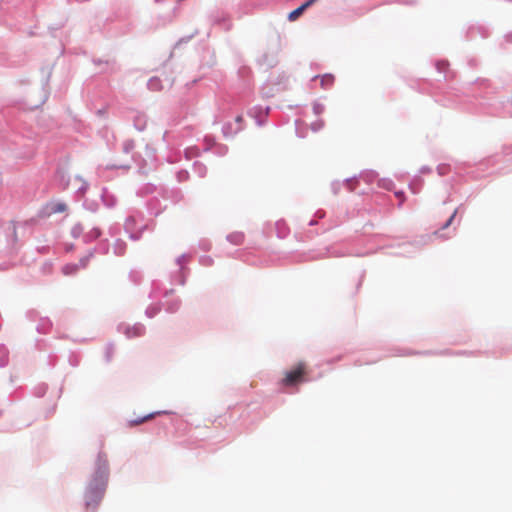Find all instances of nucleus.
<instances>
[{
    "instance_id": "15",
    "label": "nucleus",
    "mask_w": 512,
    "mask_h": 512,
    "mask_svg": "<svg viewBox=\"0 0 512 512\" xmlns=\"http://www.w3.org/2000/svg\"><path fill=\"white\" fill-rule=\"evenodd\" d=\"M236 120H237L238 122H240V121L242 120V117H241V116H238V117L236 118Z\"/></svg>"
},
{
    "instance_id": "14",
    "label": "nucleus",
    "mask_w": 512,
    "mask_h": 512,
    "mask_svg": "<svg viewBox=\"0 0 512 512\" xmlns=\"http://www.w3.org/2000/svg\"><path fill=\"white\" fill-rule=\"evenodd\" d=\"M396 196L399 197V198H402L403 197V192H397Z\"/></svg>"
},
{
    "instance_id": "12",
    "label": "nucleus",
    "mask_w": 512,
    "mask_h": 512,
    "mask_svg": "<svg viewBox=\"0 0 512 512\" xmlns=\"http://www.w3.org/2000/svg\"><path fill=\"white\" fill-rule=\"evenodd\" d=\"M71 270H72V267H70V266H66V267L64 268V272H65L66 274L70 273V272H71Z\"/></svg>"
},
{
    "instance_id": "1",
    "label": "nucleus",
    "mask_w": 512,
    "mask_h": 512,
    "mask_svg": "<svg viewBox=\"0 0 512 512\" xmlns=\"http://www.w3.org/2000/svg\"><path fill=\"white\" fill-rule=\"evenodd\" d=\"M108 478V462L105 456L99 455L97 468L93 479L90 481L85 493L87 508H95L103 497Z\"/></svg>"
},
{
    "instance_id": "11",
    "label": "nucleus",
    "mask_w": 512,
    "mask_h": 512,
    "mask_svg": "<svg viewBox=\"0 0 512 512\" xmlns=\"http://www.w3.org/2000/svg\"><path fill=\"white\" fill-rule=\"evenodd\" d=\"M66 210V205L65 204H58L56 209H55V212H64Z\"/></svg>"
},
{
    "instance_id": "4",
    "label": "nucleus",
    "mask_w": 512,
    "mask_h": 512,
    "mask_svg": "<svg viewBox=\"0 0 512 512\" xmlns=\"http://www.w3.org/2000/svg\"><path fill=\"white\" fill-rule=\"evenodd\" d=\"M161 414V412H155V413H150V414H147L143 417H138L136 419H132V420H129L128 421V426L129 427H134V426H137V425H140L144 422H147L151 419H153L156 415H159Z\"/></svg>"
},
{
    "instance_id": "7",
    "label": "nucleus",
    "mask_w": 512,
    "mask_h": 512,
    "mask_svg": "<svg viewBox=\"0 0 512 512\" xmlns=\"http://www.w3.org/2000/svg\"><path fill=\"white\" fill-rule=\"evenodd\" d=\"M323 127H324V121L323 120H318L315 123L311 124V128H312L313 131H319Z\"/></svg>"
},
{
    "instance_id": "2",
    "label": "nucleus",
    "mask_w": 512,
    "mask_h": 512,
    "mask_svg": "<svg viewBox=\"0 0 512 512\" xmlns=\"http://www.w3.org/2000/svg\"><path fill=\"white\" fill-rule=\"evenodd\" d=\"M308 375V366L305 362H298L291 369L284 373L281 384L284 387H296L306 381Z\"/></svg>"
},
{
    "instance_id": "9",
    "label": "nucleus",
    "mask_w": 512,
    "mask_h": 512,
    "mask_svg": "<svg viewBox=\"0 0 512 512\" xmlns=\"http://www.w3.org/2000/svg\"><path fill=\"white\" fill-rule=\"evenodd\" d=\"M457 211L455 210L453 214L450 216V218L447 220V222L444 224L443 228H447L449 225H451L453 219L455 218Z\"/></svg>"
},
{
    "instance_id": "10",
    "label": "nucleus",
    "mask_w": 512,
    "mask_h": 512,
    "mask_svg": "<svg viewBox=\"0 0 512 512\" xmlns=\"http://www.w3.org/2000/svg\"><path fill=\"white\" fill-rule=\"evenodd\" d=\"M313 109H314V112H315L316 114H320V113H322V112H323L324 107H323L322 105H320V104H315V105H314V107H313Z\"/></svg>"
},
{
    "instance_id": "13",
    "label": "nucleus",
    "mask_w": 512,
    "mask_h": 512,
    "mask_svg": "<svg viewBox=\"0 0 512 512\" xmlns=\"http://www.w3.org/2000/svg\"><path fill=\"white\" fill-rule=\"evenodd\" d=\"M71 270H72V267H70V266H66V267L64 268V272H65L66 274L70 273V272H71Z\"/></svg>"
},
{
    "instance_id": "3",
    "label": "nucleus",
    "mask_w": 512,
    "mask_h": 512,
    "mask_svg": "<svg viewBox=\"0 0 512 512\" xmlns=\"http://www.w3.org/2000/svg\"><path fill=\"white\" fill-rule=\"evenodd\" d=\"M317 0H308L306 1L305 3H303L301 6H299L297 9L291 11L288 15V19L290 21H296L302 14L303 12L309 8L310 6H312Z\"/></svg>"
},
{
    "instance_id": "5",
    "label": "nucleus",
    "mask_w": 512,
    "mask_h": 512,
    "mask_svg": "<svg viewBox=\"0 0 512 512\" xmlns=\"http://www.w3.org/2000/svg\"><path fill=\"white\" fill-rule=\"evenodd\" d=\"M316 78L320 79V85L323 89H328L332 87L335 81V77L332 74H324L322 76H317Z\"/></svg>"
},
{
    "instance_id": "6",
    "label": "nucleus",
    "mask_w": 512,
    "mask_h": 512,
    "mask_svg": "<svg viewBox=\"0 0 512 512\" xmlns=\"http://www.w3.org/2000/svg\"><path fill=\"white\" fill-rule=\"evenodd\" d=\"M160 81L157 78H151L148 82V86L152 90H157L159 88Z\"/></svg>"
},
{
    "instance_id": "8",
    "label": "nucleus",
    "mask_w": 512,
    "mask_h": 512,
    "mask_svg": "<svg viewBox=\"0 0 512 512\" xmlns=\"http://www.w3.org/2000/svg\"><path fill=\"white\" fill-rule=\"evenodd\" d=\"M126 334H127L128 337H132V335L130 334L129 330L126 332ZM141 334H142V329L141 328H135L134 329L133 336H140Z\"/></svg>"
}]
</instances>
